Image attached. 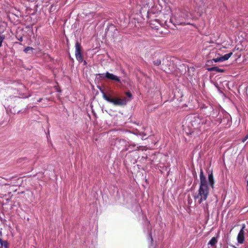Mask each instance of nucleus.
<instances>
[{"mask_svg": "<svg viewBox=\"0 0 248 248\" xmlns=\"http://www.w3.org/2000/svg\"><path fill=\"white\" fill-rule=\"evenodd\" d=\"M0 248H2L1 247Z\"/></svg>", "mask_w": 248, "mask_h": 248, "instance_id": "cd10ccee", "label": "nucleus"}, {"mask_svg": "<svg viewBox=\"0 0 248 248\" xmlns=\"http://www.w3.org/2000/svg\"><path fill=\"white\" fill-rule=\"evenodd\" d=\"M42 100V98H39V100H38V102H41Z\"/></svg>", "mask_w": 248, "mask_h": 248, "instance_id": "393cba45", "label": "nucleus"}, {"mask_svg": "<svg viewBox=\"0 0 248 248\" xmlns=\"http://www.w3.org/2000/svg\"><path fill=\"white\" fill-rule=\"evenodd\" d=\"M203 209H204V211H206V210H208V205H207V204H206V206H204L203 207Z\"/></svg>", "mask_w": 248, "mask_h": 248, "instance_id": "b1692460", "label": "nucleus"}, {"mask_svg": "<svg viewBox=\"0 0 248 248\" xmlns=\"http://www.w3.org/2000/svg\"><path fill=\"white\" fill-rule=\"evenodd\" d=\"M148 241L149 245V248H155V246L153 243V238L152 237V233L151 232H149Z\"/></svg>", "mask_w": 248, "mask_h": 248, "instance_id": "9d476101", "label": "nucleus"}, {"mask_svg": "<svg viewBox=\"0 0 248 248\" xmlns=\"http://www.w3.org/2000/svg\"><path fill=\"white\" fill-rule=\"evenodd\" d=\"M205 118H203L202 116L196 115L191 117L190 122L193 126L195 128H198L200 124L205 125Z\"/></svg>", "mask_w": 248, "mask_h": 248, "instance_id": "39448f33", "label": "nucleus"}, {"mask_svg": "<svg viewBox=\"0 0 248 248\" xmlns=\"http://www.w3.org/2000/svg\"><path fill=\"white\" fill-rule=\"evenodd\" d=\"M75 56L77 60L79 63L83 62L82 47L81 44L78 41H77L75 44Z\"/></svg>", "mask_w": 248, "mask_h": 248, "instance_id": "0eeeda50", "label": "nucleus"}, {"mask_svg": "<svg viewBox=\"0 0 248 248\" xmlns=\"http://www.w3.org/2000/svg\"><path fill=\"white\" fill-rule=\"evenodd\" d=\"M104 76V77L107 78V79L117 81L118 82L120 83L121 80L119 78V77H117L116 75H114V74L112 73H110L108 72H107L105 74H98L96 75V76H99L100 78H102L103 76Z\"/></svg>", "mask_w": 248, "mask_h": 248, "instance_id": "1a4fd4ad", "label": "nucleus"}, {"mask_svg": "<svg viewBox=\"0 0 248 248\" xmlns=\"http://www.w3.org/2000/svg\"><path fill=\"white\" fill-rule=\"evenodd\" d=\"M248 139V134L246 135L244 138L242 140V142H244Z\"/></svg>", "mask_w": 248, "mask_h": 248, "instance_id": "6ab92c4d", "label": "nucleus"}, {"mask_svg": "<svg viewBox=\"0 0 248 248\" xmlns=\"http://www.w3.org/2000/svg\"><path fill=\"white\" fill-rule=\"evenodd\" d=\"M31 96V94H29L28 95H23L21 97L22 98H29V97H30Z\"/></svg>", "mask_w": 248, "mask_h": 248, "instance_id": "4be33fe9", "label": "nucleus"}, {"mask_svg": "<svg viewBox=\"0 0 248 248\" xmlns=\"http://www.w3.org/2000/svg\"><path fill=\"white\" fill-rule=\"evenodd\" d=\"M217 243V237H213L208 243V245L214 247L216 245Z\"/></svg>", "mask_w": 248, "mask_h": 248, "instance_id": "f8f14e48", "label": "nucleus"}, {"mask_svg": "<svg viewBox=\"0 0 248 248\" xmlns=\"http://www.w3.org/2000/svg\"><path fill=\"white\" fill-rule=\"evenodd\" d=\"M232 55V52H230L228 54H225L224 56L220 57L221 58V62L228 60Z\"/></svg>", "mask_w": 248, "mask_h": 248, "instance_id": "9b49d317", "label": "nucleus"}, {"mask_svg": "<svg viewBox=\"0 0 248 248\" xmlns=\"http://www.w3.org/2000/svg\"><path fill=\"white\" fill-rule=\"evenodd\" d=\"M28 109V108H25L23 109H21V110H19L18 112H17V113H19L20 112H25L26 111V109Z\"/></svg>", "mask_w": 248, "mask_h": 248, "instance_id": "412c9836", "label": "nucleus"}, {"mask_svg": "<svg viewBox=\"0 0 248 248\" xmlns=\"http://www.w3.org/2000/svg\"><path fill=\"white\" fill-rule=\"evenodd\" d=\"M5 39V36L4 35H0V47L2 46V43Z\"/></svg>", "mask_w": 248, "mask_h": 248, "instance_id": "f3484780", "label": "nucleus"}, {"mask_svg": "<svg viewBox=\"0 0 248 248\" xmlns=\"http://www.w3.org/2000/svg\"><path fill=\"white\" fill-rule=\"evenodd\" d=\"M212 62H221L220 57H217V58H214L212 59Z\"/></svg>", "mask_w": 248, "mask_h": 248, "instance_id": "a211bd4d", "label": "nucleus"}, {"mask_svg": "<svg viewBox=\"0 0 248 248\" xmlns=\"http://www.w3.org/2000/svg\"><path fill=\"white\" fill-rule=\"evenodd\" d=\"M170 22L174 26L185 24L184 14L181 12H178L170 18Z\"/></svg>", "mask_w": 248, "mask_h": 248, "instance_id": "7ed1b4c3", "label": "nucleus"}, {"mask_svg": "<svg viewBox=\"0 0 248 248\" xmlns=\"http://www.w3.org/2000/svg\"><path fill=\"white\" fill-rule=\"evenodd\" d=\"M98 89H99V90H100V91L101 93L102 94L103 98L105 100H107V97H108V95L106 94V93H105V92L104 90L103 89H102L100 87H98Z\"/></svg>", "mask_w": 248, "mask_h": 248, "instance_id": "4468645a", "label": "nucleus"}, {"mask_svg": "<svg viewBox=\"0 0 248 248\" xmlns=\"http://www.w3.org/2000/svg\"><path fill=\"white\" fill-rule=\"evenodd\" d=\"M246 232H248V230L246 229V225L245 224H243L237 236V241L238 243L240 244L244 243Z\"/></svg>", "mask_w": 248, "mask_h": 248, "instance_id": "6e6552de", "label": "nucleus"}, {"mask_svg": "<svg viewBox=\"0 0 248 248\" xmlns=\"http://www.w3.org/2000/svg\"><path fill=\"white\" fill-rule=\"evenodd\" d=\"M34 50V48L31 46H27L24 49V52L26 53H30L32 54L33 53V51Z\"/></svg>", "mask_w": 248, "mask_h": 248, "instance_id": "ddd939ff", "label": "nucleus"}, {"mask_svg": "<svg viewBox=\"0 0 248 248\" xmlns=\"http://www.w3.org/2000/svg\"><path fill=\"white\" fill-rule=\"evenodd\" d=\"M200 180L198 193L194 196V199L198 203L201 204L202 202L206 201L208 197L209 193V186L211 187L213 189L214 188L215 180L212 172L208 174L207 182L202 170L201 169Z\"/></svg>", "mask_w": 248, "mask_h": 248, "instance_id": "f03ea898", "label": "nucleus"}, {"mask_svg": "<svg viewBox=\"0 0 248 248\" xmlns=\"http://www.w3.org/2000/svg\"><path fill=\"white\" fill-rule=\"evenodd\" d=\"M87 64V62L85 61H84V64Z\"/></svg>", "mask_w": 248, "mask_h": 248, "instance_id": "a878e982", "label": "nucleus"}, {"mask_svg": "<svg viewBox=\"0 0 248 248\" xmlns=\"http://www.w3.org/2000/svg\"><path fill=\"white\" fill-rule=\"evenodd\" d=\"M233 248H237L236 247H235V246H233Z\"/></svg>", "mask_w": 248, "mask_h": 248, "instance_id": "bb28decb", "label": "nucleus"}, {"mask_svg": "<svg viewBox=\"0 0 248 248\" xmlns=\"http://www.w3.org/2000/svg\"><path fill=\"white\" fill-rule=\"evenodd\" d=\"M16 38L20 41H22V40H23L22 37H20L19 38H18L17 37H16Z\"/></svg>", "mask_w": 248, "mask_h": 248, "instance_id": "5701e85b", "label": "nucleus"}, {"mask_svg": "<svg viewBox=\"0 0 248 248\" xmlns=\"http://www.w3.org/2000/svg\"><path fill=\"white\" fill-rule=\"evenodd\" d=\"M202 110L207 109L211 111L210 114L205 117V124L207 127L212 125H218L221 123L224 124H230V116L228 113L218 108H214L212 106L203 105Z\"/></svg>", "mask_w": 248, "mask_h": 248, "instance_id": "f257e3e1", "label": "nucleus"}, {"mask_svg": "<svg viewBox=\"0 0 248 248\" xmlns=\"http://www.w3.org/2000/svg\"><path fill=\"white\" fill-rule=\"evenodd\" d=\"M117 141L124 146V147L122 149L123 151L129 150V152H131L135 150L136 145L134 143L131 141H126V140L124 139H120Z\"/></svg>", "mask_w": 248, "mask_h": 248, "instance_id": "20e7f679", "label": "nucleus"}, {"mask_svg": "<svg viewBox=\"0 0 248 248\" xmlns=\"http://www.w3.org/2000/svg\"><path fill=\"white\" fill-rule=\"evenodd\" d=\"M153 63L156 66H159L161 63V61L160 59H157L153 62Z\"/></svg>", "mask_w": 248, "mask_h": 248, "instance_id": "dca6fc26", "label": "nucleus"}, {"mask_svg": "<svg viewBox=\"0 0 248 248\" xmlns=\"http://www.w3.org/2000/svg\"><path fill=\"white\" fill-rule=\"evenodd\" d=\"M106 101L108 102L113 104L115 106H125L127 104V100L125 97L123 98L119 97L112 98L108 96V97H107Z\"/></svg>", "mask_w": 248, "mask_h": 248, "instance_id": "423d86ee", "label": "nucleus"}, {"mask_svg": "<svg viewBox=\"0 0 248 248\" xmlns=\"http://www.w3.org/2000/svg\"><path fill=\"white\" fill-rule=\"evenodd\" d=\"M208 70L209 71H217V72H223V70L217 67H211L210 68H209Z\"/></svg>", "mask_w": 248, "mask_h": 248, "instance_id": "2eb2a0df", "label": "nucleus"}, {"mask_svg": "<svg viewBox=\"0 0 248 248\" xmlns=\"http://www.w3.org/2000/svg\"><path fill=\"white\" fill-rule=\"evenodd\" d=\"M126 95L128 97H132V94H131V93L130 92H126Z\"/></svg>", "mask_w": 248, "mask_h": 248, "instance_id": "aec40b11", "label": "nucleus"}]
</instances>
